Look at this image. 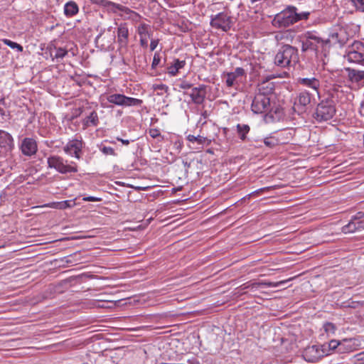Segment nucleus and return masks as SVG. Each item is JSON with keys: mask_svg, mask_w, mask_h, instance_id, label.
Masks as SVG:
<instances>
[{"mask_svg": "<svg viewBox=\"0 0 364 364\" xmlns=\"http://www.w3.org/2000/svg\"><path fill=\"white\" fill-rule=\"evenodd\" d=\"M331 47L330 38L323 39L314 31H307L301 41L302 51L313 50L316 53H325Z\"/></svg>", "mask_w": 364, "mask_h": 364, "instance_id": "1", "label": "nucleus"}, {"mask_svg": "<svg viewBox=\"0 0 364 364\" xmlns=\"http://www.w3.org/2000/svg\"><path fill=\"white\" fill-rule=\"evenodd\" d=\"M298 61L297 48L288 44L282 46L274 57V64L282 68L293 66Z\"/></svg>", "mask_w": 364, "mask_h": 364, "instance_id": "2", "label": "nucleus"}, {"mask_svg": "<svg viewBox=\"0 0 364 364\" xmlns=\"http://www.w3.org/2000/svg\"><path fill=\"white\" fill-rule=\"evenodd\" d=\"M335 114L336 107L333 102L331 100H325L316 105L312 117L314 120L321 123L331 119Z\"/></svg>", "mask_w": 364, "mask_h": 364, "instance_id": "3", "label": "nucleus"}, {"mask_svg": "<svg viewBox=\"0 0 364 364\" xmlns=\"http://www.w3.org/2000/svg\"><path fill=\"white\" fill-rule=\"evenodd\" d=\"M48 167L53 168L62 174H67L77 172V166L73 161L68 162V160L58 155L50 156L47 159Z\"/></svg>", "mask_w": 364, "mask_h": 364, "instance_id": "4", "label": "nucleus"}, {"mask_svg": "<svg viewBox=\"0 0 364 364\" xmlns=\"http://www.w3.org/2000/svg\"><path fill=\"white\" fill-rule=\"evenodd\" d=\"M298 21V13L294 6H288L279 14H277L273 20L274 24L279 28L288 27Z\"/></svg>", "mask_w": 364, "mask_h": 364, "instance_id": "5", "label": "nucleus"}, {"mask_svg": "<svg viewBox=\"0 0 364 364\" xmlns=\"http://www.w3.org/2000/svg\"><path fill=\"white\" fill-rule=\"evenodd\" d=\"M346 56L349 62L364 65V43L355 41L349 47Z\"/></svg>", "mask_w": 364, "mask_h": 364, "instance_id": "6", "label": "nucleus"}, {"mask_svg": "<svg viewBox=\"0 0 364 364\" xmlns=\"http://www.w3.org/2000/svg\"><path fill=\"white\" fill-rule=\"evenodd\" d=\"M107 100L109 103L122 107L139 106L142 103L141 100L127 97L118 93L107 95Z\"/></svg>", "mask_w": 364, "mask_h": 364, "instance_id": "7", "label": "nucleus"}, {"mask_svg": "<svg viewBox=\"0 0 364 364\" xmlns=\"http://www.w3.org/2000/svg\"><path fill=\"white\" fill-rule=\"evenodd\" d=\"M251 108L252 112L256 114L268 112L271 109L269 97L257 93L252 100Z\"/></svg>", "mask_w": 364, "mask_h": 364, "instance_id": "8", "label": "nucleus"}, {"mask_svg": "<svg viewBox=\"0 0 364 364\" xmlns=\"http://www.w3.org/2000/svg\"><path fill=\"white\" fill-rule=\"evenodd\" d=\"M210 26L215 28L228 31L231 27V18L224 12L211 16Z\"/></svg>", "mask_w": 364, "mask_h": 364, "instance_id": "9", "label": "nucleus"}, {"mask_svg": "<svg viewBox=\"0 0 364 364\" xmlns=\"http://www.w3.org/2000/svg\"><path fill=\"white\" fill-rule=\"evenodd\" d=\"M83 142L81 139H73L70 140L63 147L65 154L80 159L81 158Z\"/></svg>", "mask_w": 364, "mask_h": 364, "instance_id": "10", "label": "nucleus"}, {"mask_svg": "<svg viewBox=\"0 0 364 364\" xmlns=\"http://www.w3.org/2000/svg\"><path fill=\"white\" fill-rule=\"evenodd\" d=\"M312 95L307 90H300L294 100V107L300 111H305L312 99Z\"/></svg>", "mask_w": 364, "mask_h": 364, "instance_id": "11", "label": "nucleus"}, {"mask_svg": "<svg viewBox=\"0 0 364 364\" xmlns=\"http://www.w3.org/2000/svg\"><path fill=\"white\" fill-rule=\"evenodd\" d=\"M325 354L326 352L318 346H311L304 350V358L308 362L314 363L323 357Z\"/></svg>", "mask_w": 364, "mask_h": 364, "instance_id": "12", "label": "nucleus"}, {"mask_svg": "<svg viewBox=\"0 0 364 364\" xmlns=\"http://www.w3.org/2000/svg\"><path fill=\"white\" fill-rule=\"evenodd\" d=\"M20 149L23 155L31 156L36 154L38 146L35 139L32 138H25L21 142Z\"/></svg>", "mask_w": 364, "mask_h": 364, "instance_id": "13", "label": "nucleus"}, {"mask_svg": "<svg viewBox=\"0 0 364 364\" xmlns=\"http://www.w3.org/2000/svg\"><path fill=\"white\" fill-rule=\"evenodd\" d=\"M189 95L194 104H203L206 97V85H200L198 87H193Z\"/></svg>", "mask_w": 364, "mask_h": 364, "instance_id": "14", "label": "nucleus"}, {"mask_svg": "<svg viewBox=\"0 0 364 364\" xmlns=\"http://www.w3.org/2000/svg\"><path fill=\"white\" fill-rule=\"evenodd\" d=\"M297 83L300 85H302L305 87L314 90L318 95H319V88L321 86L320 80L315 77H299L297 79Z\"/></svg>", "mask_w": 364, "mask_h": 364, "instance_id": "15", "label": "nucleus"}, {"mask_svg": "<svg viewBox=\"0 0 364 364\" xmlns=\"http://www.w3.org/2000/svg\"><path fill=\"white\" fill-rule=\"evenodd\" d=\"M350 36L348 33L346 28H340L337 32L331 33L329 38L333 41L334 43H338L340 46L345 45L349 40Z\"/></svg>", "mask_w": 364, "mask_h": 364, "instance_id": "16", "label": "nucleus"}, {"mask_svg": "<svg viewBox=\"0 0 364 364\" xmlns=\"http://www.w3.org/2000/svg\"><path fill=\"white\" fill-rule=\"evenodd\" d=\"M89 1L93 4L106 7L108 9H109L114 12H116L117 11H124L125 13L129 14V12L132 11L130 9H129L128 8H127L122 5L115 4L112 1H107V0H89Z\"/></svg>", "mask_w": 364, "mask_h": 364, "instance_id": "17", "label": "nucleus"}, {"mask_svg": "<svg viewBox=\"0 0 364 364\" xmlns=\"http://www.w3.org/2000/svg\"><path fill=\"white\" fill-rule=\"evenodd\" d=\"M245 76V71L242 68H237L233 72L228 73L225 75V83L228 87L235 86L240 77Z\"/></svg>", "mask_w": 364, "mask_h": 364, "instance_id": "18", "label": "nucleus"}, {"mask_svg": "<svg viewBox=\"0 0 364 364\" xmlns=\"http://www.w3.org/2000/svg\"><path fill=\"white\" fill-rule=\"evenodd\" d=\"M129 30L126 23H121L117 28V41L121 48L128 44Z\"/></svg>", "mask_w": 364, "mask_h": 364, "instance_id": "19", "label": "nucleus"}, {"mask_svg": "<svg viewBox=\"0 0 364 364\" xmlns=\"http://www.w3.org/2000/svg\"><path fill=\"white\" fill-rule=\"evenodd\" d=\"M292 278H290L289 279L286 280H282L277 282H267V281H262L259 282H250L248 285H247V287H250L251 290L257 289V288L260 287H278L281 285H283L286 284L287 282L291 280Z\"/></svg>", "mask_w": 364, "mask_h": 364, "instance_id": "20", "label": "nucleus"}, {"mask_svg": "<svg viewBox=\"0 0 364 364\" xmlns=\"http://www.w3.org/2000/svg\"><path fill=\"white\" fill-rule=\"evenodd\" d=\"M0 146L6 149H11L14 146V139L7 132L0 129Z\"/></svg>", "mask_w": 364, "mask_h": 364, "instance_id": "21", "label": "nucleus"}, {"mask_svg": "<svg viewBox=\"0 0 364 364\" xmlns=\"http://www.w3.org/2000/svg\"><path fill=\"white\" fill-rule=\"evenodd\" d=\"M364 229V222L351 219L350 221L342 228V232L345 234L352 233Z\"/></svg>", "mask_w": 364, "mask_h": 364, "instance_id": "22", "label": "nucleus"}, {"mask_svg": "<svg viewBox=\"0 0 364 364\" xmlns=\"http://www.w3.org/2000/svg\"><path fill=\"white\" fill-rule=\"evenodd\" d=\"M149 28V26L146 23H141L138 26L137 31L140 37V45L142 47L148 46V38L150 37Z\"/></svg>", "mask_w": 364, "mask_h": 364, "instance_id": "23", "label": "nucleus"}, {"mask_svg": "<svg viewBox=\"0 0 364 364\" xmlns=\"http://www.w3.org/2000/svg\"><path fill=\"white\" fill-rule=\"evenodd\" d=\"M186 65L185 60H180L179 59H174L173 63L168 65V73L171 76H175L178 70L183 68Z\"/></svg>", "mask_w": 364, "mask_h": 364, "instance_id": "24", "label": "nucleus"}, {"mask_svg": "<svg viewBox=\"0 0 364 364\" xmlns=\"http://www.w3.org/2000/svg\"><path fill=\"white\" fill-rule=\"evenodd\" d=\"M348 78L353 82H361L364 80V70L348 68Z\"/></svg>", "mask_w": 364, "mask_h": 364, "instance_id": "25", "label": "nucleus"}, {"mask_svg": "<svg viewBox=\"0 0 364 364\" xmlns=\"http://www.w3.org/2000/svg\"><path fill=\"white\" fill-rule=\"evenodd\" d=\"M79 11L77 4L73 1H70L64 6V14L67 17H72L76 15Z\"/></svg>", "mask_w": 364, "mask_h": 364, "instance_id": "26", "label": "nucleus"}, {"mask_svg": "<svg viewBox=\"0 0 364 364\" xmlns=\"http://www.w3.org/2000/svg\"><path fill=\"white\" fill-rule=\"evenodd\" d=\"M75 205V203L74 200H63L60 202H53L50 204H48L46 206L55 208V209H60V210H65L68 208H72Z\"/></svg>", "mask_w": 364, "mask_h": 364, "instance_id": "27", "label": "nucleus"}, {"mask_svg": "<svg viewBox=\"0 0 364 364\" xmlns=\"http://www.w3.org/2000/svg\"><path fill=\"white\" fill-rule=\"evenodd\" d=\"M274 85L269 81H263L259 85V94H264L269 96V94L273 92Z\"/></svg>", "mask_w": 364, "mask_h": 364, "instance_id": "28", "label": "nucleus"}, {"mask_svg": "<svg viewBox=\"0 0 364 364\" xmlns=\"http://www.w3.org/2000/svg\"><path fill=\"white\" fill-rule=\"evenodd\" d=\"M237 133L239 136V138L242 141H245L247 139V134L250 131V127L247 124H238L236 126Z\"/></svg>", "mask_w": 364, "mask_h": 364, "instance_id": "29", "label": "nucleus"}, {"mask_svg": "<svg viewBox=\"0 0 364 364\" xmlns=\"http://www.w3.org/2000/svg\"><path fill=\"white\" fill-rule=\"evenodd\" d=\"M83 124L86 127H97L99 124V117L95 111H92L83 121Z\"/></svg>", "mask_w": 364, "mask_h": 364, "instance_id": "30", "label": "nucleus"}, {"mask_svg": "<svg viewBox=\"0 0 364 364\" xmlns=\"http://www.w3.org/2000/svg\"><path fill=\"white\" fill-rule=\"evenodd\" d=\"M264 144L269 148L274 147L279 144V141L274 136L266 137L264 139Z\"/></svg>", "mask_w": 364, "mask_h": 364, "instance_id": "31", "label": "nucleus"}, {"mask_svg": "<svg viewBox=\"0 0 364 364\" xmlns=\"http://www.w3.org/2000/svg\"><path fill=\"white\" fill-rule=\"evenodd\" d=\"M187 139L191 141V142H196L198 143V144H203L205 142V141L207 140V139L204 136H194V135H192V134H189L188 136H187Z\"/></svg>", "mask_w": 364, "mask_h": 364, "instance_id": "32", "label": "nucleus"}, {"mask_svg": "<svg viewBox=\"0 0 364 364\" xmlns=\"http://www.w3.org/2000/svg\"><path fill=\"white\" fill-rule=\"evenodd\" d=\"M356 10L364 12V0H350Z\"/></svg>", "mask_w": 364, "mask_h": 364, "instance_id": "33", "label": "nucleus"}, {"mask_svg": "<svg viewBox=\"0 0 364 364\" xmlns=\"http://www.w3.org/2000/svg\"><path fill=\"white\" fill-rule=\"evenodd\" d=\"M56 53L55 54V58H63L68 53L67 50L63 48H55Z\"/></svg>", "mask_w": 364, "mask_h": 364, "instance_id": "34", "label": "nucleus"}, {"mask_svg": "<svg viewBox=\"0 0 364 364\" xmlns=\"http://www.w3.org/2000/svg\"><path fill=\"white\" fill-rule=\"evenodd\" d=\"M100 150L105 155L116 156L114 149L110 146H103Z\"/></svg>", "mask_w": 364, "mask_h": 364, "instance_id": "35", "label": "nucleus"}, {"mask_svg": "<svg viewBox=\"0 0 364 364\" xmlns=\"http://www.w3.org/2000/svg\"><path fill=\"white\" fill-rule=\"evenodd\" d=\"M149 134L153 139L160 137L161 139H164V136L161 135V132L158 129H150L149 130Z\"/></svg>", "mask_w": 364, "mask_h": 364, "instance_id": "36", "label": "nucleus"}, {"mask_svg": "<svg viewBox=\"0 0 364 364\" xmlns=\"http://www.w3.org/2000/svg\"><path fill=\"white\" fill-rule=\"evenodd\" d=\"M323 328L327 333H334L336 329L335 326L331 323H325Z\"/></svg>", "mask_w": 364, "mask_h": 364, "instance_id": "37", "label": "nucleus"}, {"mask_svg": "<svg viewBox=\"0 0 364 364\" xmlns=\"http://www.w3.org/2000/svg\"><path fill=\"white\" fill-rule=\"evenodd\" d=\"M160 60H161L160 54L158 52H156L154 55L151 68L153 69H155L157 67V65L159 64Z\"/></svg>", "mask_w": 364, "mask_h": 364, "instance_id": "38", "label": "nucleus"}, {"mask_svg": "<svg viewBox=\"0 0 364 364\" xmlns=\"http://www.w3.org/2000/svg\"><path fill=\"white\" fill-rule=\"evenodd\" d=\"M272 188V187H264V188H259V189H257L253 192H252L251 193L248 194L247 196L248 197V198H250L251 196H254L255 195H257L260 193H264L265 191H267L269 190H270Z\"/></svg>", "mask_w": 364, "mask_h": 364, "instance_id": "39", "label": "nucleus"}, {"mask_svg": "<svg viewBox=\"0 0 364 364\" xmlns=\"http://www.w3.org/2000/svg\"><path fill=\"white\" fill-rule=\"evenodd\" d=\"M178 86L180 89L188 90L192 87L193 85L191 82L184 80L178 84Z\"/></svg>", "mask_w": 364, "mask_h": 364, "instance_id": "40", "label": "nucleus"}, {"mask_svg": "<svg viewBox=\"0 0 364 364\" xmlns=\"http://www.w3.org/2000/svg\"><path fill=\"white\" fill-rule=\"evenodd\" d=\"M354 359L356 362L360 364H364V351L355 355Z\"/></svg>", "mask_w": 364, "mask_h": 364, "instance_id": "41", "label": "nucleus"}, {"mask_svg": "<svg viewBox=\"0 0 364 364\" xmlns=\"http://www.w3.org/2000/svg\"><path fill=\"white\" fill-rule=\"evenodd\" d=\"M154 90H159L161 91H164L165 92H166L168 90V87L164 84L156 85H154Z\"/></svg>", "mask_w": 364, "mask_h": 364, "instance_id": "42", "label": "nucleus"}, {"mask_svg": "<svg viewBox=\"0 0 364 364\" xmlns=\"http://www.w3.org/2000/svg\"><path fill=\"white\" fill-rule=\"evenodd\" d=\"M339 342L336 340H331L329 343H328V348L331 349V350H334L336 349L338 346L339 345Z\"/></svg>", "mask_w": 364, "mask_h": 364, "instance_id": "43", "label": "nucleus"}, {"mask_svg": "<svg viewBox=\"0 0 364 364\" xmlns=\"http://www.w3.org/2000/svg\"><path fill=\"white\" fill-rule=\"evenodd\" d=\"M84 201H92V202H99L101 201L100 198H97L94 196H88V197H84L82 199Z\"/></svg>", "mask_w": 364, "mask_h": 364, "instance_id": "44", "label": "nucleus"}, {"mask_svg": "<svg viewBox=\"0 0 364 364\" xmlns=\"http://www.w3.org/2000/svg\"><path fill=\"white\" fill-rule=\"evenodd\" d=\"M9 47L13 49L16 48L20 52H21L23 50V47L20 44H18L16 42H14V41H12L11 43V44L9 45Z\"/></svg>", "mask_w": 364, "mask_h": 364, "instance_id": "45", "label": "nucleus"}, {"mask_svg": "<svg viewBox=\"0 0 364 364\" xmlns=\"http://www.w3.org/2000/svg\"><path fill=\"white\" fill-rule=\"evenodd\" d=\"M310 13L309 12H301L298 13V21L302 19H307Z\"/></svg>", "mask_w": 364, "mask_h": 364, "instance_id": "46", "label": "nucleus"}, {"mask_svg": "<svg viewBox=\"0 0 364 364\" xmlns=\"http://www.w3.org/2000/svg\"><path fill=\"white\" fill-rule=\"evenodd\" d=\"M159 44V39H152L151 41V43H150V50L151 51L154 50L157 46Z\"/></svg>", "mask_w": 364, "mask_h": 364, "instance_id": "47", "label": "nucleus"}, {"mask_svg": "<svg viewBox=\"0 0 364 364\" xmlns=\"http://www.w3.org/2000/svg\"><path fill=\"white\" fill-rule=\"evenodd\" d=\"M116 139L119 141H121L122 143V144L125 145V146H128L130 143V141H134V139H131V140H129V139H122L119 136L116 137Z\"/></svg>", "mask_w": 364, "mask_h": 364, "instance_id": "48", "label": "nucleus"}, {"mask_svg": "<svg viewBox=\"0 0 364 364\" xmlns=\"http://www.w3.org/2000/svg\"><path fill=\"white\" fill-rule=\"evenodd\" d=\"M364 217V213L363 212H358L355 215L352 219L357 220V221H361L360 220Z\"/></svg>", "mask_w": 364, "mask_h": 364, "instance_id": "49", "label": "nucleus"}, {"mask_svg": "<svg viewBox=\"0 0 364 364\" xmlns=\"http://www.w3.org/2000/svg\"><path fill=\"white\" fill-rule=\"evenodd\" d=\"M360 114L361 116L364 117V102H363L360 105Z\"/></svg>", "mask_w": 364, "mask_h": 364, "instance_id": "50", "label": "nucleus"}, {"mask_svg": "<svg viewBox=\"0 0 364 364\" xmlns=\"http://www.w3.org/2000/svg\"><path fill=\"white\" fill-rule=\"evenodd\" d=\"M249 284H250V282H247V283H245V284H242V286H240L241 289L245 290L247 289H250V287H247V285H248Z\"/></svg>", "mask_w": 364, "mask_h": 364, "instance_id": "51", "label": "nucleus"}, {"mask_svg": "<svg viewBox=\"0 0 364 364\" xmlns=\"http://www.w3.org/2000/svg\"><path fill=\"white\" fill-rule=\"evenodd\" d=\"M2 41L4 43V44H6L8 46H9V45L12 42L11 41H10L9 39H3Z\"/></svg>", "mask_w": 364, "mask_h": 364, "instance_id": "52", "label": "nucleus"}, {"mask_svg": "<svg viewBox=\"0 0 364 364\" xmlns=\"http://www.w3.org/2000/svg\"><path fill=\"white\" fill-rule=\"evenodd\" d=\"M354 304H355V302H353H353H352V304H348L347 306L355 308V305H353Z\"/></svg>", "mask_w": 364, "mask_h": 364, "instance_id": "53", "label": "nucleus"}, {"mask_svg": "<svg viewBox=\"0 0 364 364\" xmlns=\"http://www.w3.org/2000/svg\"><path fill=\"white\" fill-rule=\"evenodd\" d=\"M184 165H185V166H190L189 164H188L187 162H184Z\"/></svg>", "mask_w": 364, "mask_h": 364, "instance_id": "54", "label": "nucleus"}, {"mask_svg": "<svg viewBox=\"0 0 364 364\" xmlns=\"http://www.w3.org/2000/svg\"><path fill=\"white\" fill-rule=\"evenodd\" d=\"M0 112H1V110L0 109Z\"/></svg>", "mask_w": 364, "mask_h": 364, "instance_id": "55", "label": "nucleus"}]
</instances>
